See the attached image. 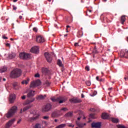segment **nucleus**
I'll use <instances>...</instances> for the list:
<instances>
[{
  "instance_id": "nucleus-22",
  "label": "nucleus",
  "mask_w": 128,
  "mask_h": 128,
  "mask_svg": "<svg viewBox=\"0 0 128 128\" xmlns=\"http://www.w3.org/2000/svg\"><path fill=\"white\" fill-rule=\"evenodd\" d=\"M57 64L59 66H60V68H64L62 62V60H57Z\"/></svg>"
},
{
  "instance_id": "nucleus-10",
  "label": "nucleus",
  "mask_w": 128,
  "mask_h": 128,
  "mask_svg": "<svg viewBox=\"0 0 128 128\" xmlns=\"http://www.w3.org/2000/svg\"><path fill=\"white\" fill-rule=\"evenodd\" d=\"M36 42L39 44L44 42V38L42 36H37L36 38Z\"/></svg>"
},
{
  "instance_id": "nucleus-3",
  "label": "nucleus",
  "mask_w": 128,
  "mask_h": 128,
  "mask_svg": "<svg viewBox=\"0 0 128 128\" xmlns=\"http://www.w3.org/2000/svg\"><path fill=\"white\" fill-rule=\"evenodd\" d=\"M52 108V104L48 103L46 104L42 108V112H50Z\"/></svg>"
},
{
  "instance_id": "nucleus-56",
  "label": "nucleus",
  "mask_w": 128,
  "mask_h": 128,
  "mask_svg": "<svg viewBox=\"0 0 128 128\" xmlns=\"http://www.w3.org/2000/svg\"><path fill=\"white\" fill-rule=\"evenodd\" d=\"M6 46H10V44H8V43H7V44H6Z\"/></svg>"
},
{
  "instance_id": "nucleus-58",
  "label": "nucleus",
  "mask_w": 128,
  "mask_h": 128,
  "mask_svg": "<svg viewBox=\"0 0 128 128\" xmlns=\"http://www.w3.org/2000/svg\"><path fill=\"white\" fill-rule=\"evenodd\" d=\"M112 90V88H108V90Z\"/></svg>"
},
{
  "instance_id": "nucleus-11",
  "label": "nucleus",
  "mask_w": 128,
  "mask_h": 128,
  "mask_svg": "<svg viewBox=\"0 0 128 128\" xmlns=\"http://www.w3.org/2000/svg\"><path fill=\"white\" fill-rule=\"evenodd\" d=\"M35 92L36 91L30 90L27 94V98H34V96Z\"/></svg>"
},
{
  "instance_id": "nucleus-57",
  "label": "nucleus",
  "mask_w": 128,
  "mask_h": 128,
  "mask_svg": "<svg viewBox=\"0 0 128 128\" xmlns=\"http://www.w3.org/2000/svg\"><path fill=\"white\" fill-rule=\"evenodd\" d=\"M124 79L125 80H128V77H125L124 78Z\"/></svg>"
},
{
  "instance_id": "nucleus-35",
  "label": "nucleus",
  "mask_w": 128,
  "mask_h": 128,
  "mask_svg": "<svg viewBox=\"0 0 128 128\" xmlns=\"http://www.w3.org/2000/svg\"><path fill=\"white\" fill-rule=\"evenodd\" d=\"M96 94H98V92L96 90H94L92 94H91L90 96H96Z\"/></svg>"
},
{
  "instance_id": "nucleus-39",
  "label": "nucleus",
  "mask_w": 128,
  "mask_h": 128,
  "mask_svg": "<svg viewBox=\"0 0 128 128\" xmlns=\"http://www.w3.org/2000/svg\"><path fill=\"white\" fill-rule=\"evenodd\" d=\"M90 117L91 118H93L94 120V114H90Z\"/></svg>"
},
{
  "instance_id": "nucleus-1",
  "label": "nucleus",
  "mask_w": 128,
  "mask_h": 128,
  "mask_svg": "<svg viewBox=\"0 0 128 128\" xmlns=\"http://www.w3.org/2000/svg\"><path fill=\"white\" fill-rule=\"evenodd\" d=\"M22 76V70L20 69L16 68L14 70L10 73V76L12 78H16Z\"/></svg>"
},
{
  "instance_id": "nucleus-53",
  "label": "nucleus",
  "mask_w": 128,
  "mask_h": 128,
  "mask_svg": "<svg viewBox=\"0 0 128 128\" xmlns=\"http://www.w3.org/2000/svg\"><path fill=\"white\" fill-rule=\"evenodd\" d=\"M96 80H98V82H100V78L98 77V76H97L96 77Z\"/></svg>"
},
{
  "instance_id": "nucleus-33",
  "label": "nucleus",
  "mask_w": 128,
  "mask_h": 128,
  "mask_svg": "<svg viewBox=\"0 0 128 128\" xmlns=\"http://www.w3.org/2000/svg\"><path fill=\"white\" fill-rule=\"evenodd\" d=\"M44 84L46 85L47 86H50V81H48V80H46Z\"/></svg>"
},
{
  "instance_id": "nucleus-19",
  "label": "nucleus",
  "mask_w": 128,
  "mask_h": 128,
  "mask_svg": "<svg viewBox=\"0 0 128 128\" xmlns=\"http://www.w3.org/2000/svg\"><path fill=\"white\" fill-rule=\"evenodd\" d=\"M38 116H36V117H31L28 118V122H32L34 120H38Z\"/></svg>"
},
{
  "instance_id": "nucleus-7",
  "label": "nucleus",
  "mask_w": 128,
  "mask_h": 128,
  "mask_svg": "<svg viewBox=\"0 0 128 128\" xmlns=\"http://www.w3.org/2000/svg\"><path fill=\"white\" fill-rule=\"evenodd\" d=\"M91 126L92 128H102V123L100 122H92L91 124Z\"/></svg>"
},
{
  "instance_id": "nucleus-16",
  "label": "nucleus",
  "mask_w": 128,
  "mask_h": 128,
  "mask_svg": "<svg viewBox=\"0 0 128 128\" xmlns=\"http://www.w3.org/2000/svg\"><path fill=\"white\" fill-rule=\"evenodd\" d=\"M76 124L80 128H84V126H86V123H80L78 121H76Z\"/></svg>"
},
{
  "instance_id": "nucleus-21",
  "label": "nucleus",
  "mask_w": 128,
  "mask_h": 128,
  "mask_svg": "<svg viewBox=\"0 0 128 128\" xmlns=\"http://www.w3.org/2000/svg\"><path fill=\"white\" fill-rule=\"evenodd\" d=\"M12 86L14 90H18V82H14Z\"/></svg>"
},
{
  "instance_id": "nucleus-23",
  "label": "nucleus",
  "mask_w": 128,
  "mask_h": 128,
  "mask_svg": "<svg viewBox=\"0 0 128 128\" xmlns=\"http://www.w3.org/2000/svg\"><path fill=\"white\" fill-rule=\"evenodd\" d=\"M8 68L6 66L2 67L0 68V72H1V74H2V72H6Z\"/></svg>"
},
{
  "instance_id": "nucleus-43",
  "label": "nucleus",
  "mask_w": 128,
  "mask_h": 128,
  "mask_svg": "<svg viewBox=\"0 0 128 128\" xmlns=\"http://www.w3.org/2000/svg\"><path fill=\"white\" fill-rule=\"evenodd\" d=\"M33 31L35 32H38V28L34 27L33 28Z\"/></svg>"
},
{
  "instance_id": "nucleus-12",
  "label": "nucleus",
  "mask_w": 128,
  "mask_h": 128,
  "mask_svg": "<svg viewBox=\"0 0 128 128\" xmlns=\"http://www.w3.org/2000/svg\"><path fill=\"white\" fill-rule=\"evenodd\" d=\"M15 100H16V94H10V99H9L10 104H14Z\"/></svg>"
},
{
  "instance_id": "nucleus-8",
  "label": "nucleus",
  "mask_w": 128,
  "mask_h": 128,
  "mask_svg": "<svg viewBox=\"0 0 128 128\" xmlns=\"http://www.w3.org/2000/svg\"><path fill=\"white\" fill-rule=\"evenodd\" d=\"M14 122H16V118H13L9 120L6 124L5 128H10L11 126L14 124Z\"/></svg>"
},
{
  "instance_id": "nucleus-47",
  "label": "nucleus",
  "mask_w": 128,
  "mask_h": 128,
  "mask_svg": "<svg viewBox=\"0 0 128 128\" xmlns=\"http://www.w3.org/2000/svg\"><path fill=\"white\" fill-rule=\"evenodd\" d=\"M85 4H90V0H86V2H85Z\"/></svg>"
},
{
  "instance_id": "nucleus-50",
  "label": "nucleus",
  "mask_w": 128,
  "mask_h": 128,
  "mask_svg": "<svg viewBox=\"0 0 128 128\" xmlns=\"http://www.w3.org/2000/svg\"><path fill=\"white\" fill-rule=\"evenodd\" d=\"M90 110L91 112H95L96 110L94 108H90Z\"/></svg>"
},
{
  "instance_id": "nucleus-9",
  "label": "nucleus",
  "mask_w": 128,
  "mask_h": 128,
  "mask_svg": "<svg viewBox=\"0 0 128 128\" xmlns=\"http://www.w3.org/2000/svg\"><path fill=\"white\" fill-rule=\"evenodd\" d=\"M70 102H72L73 104H80V102H82V100L78 98H73L70 100Z\"/></svg>"
},
{
  "instance_id": "nucleus-42",
  "label": "nucleus",
  "mask_w": 128,
  "mask_h": 128,
  "mask_svg": "<svg viewBox=\"0 0 128 128\" xmlns=\"http://www.w3.org/2000/svg\"><path fill=\"white\" fill-rule=\"evenodd\" d=\"M68 126H69V128H74V125L72 124H69L68 125Z\"/></svg>"
},
{
  "instance_id": "nucleus-52",
  "label": "nucleus",
  "mask_w": 128,
  "mask_h": 128,
  "mask_svg": "<svg viewBox=\"0 0 128 128\" xmlns=\"http://www.w3.org/2000/svg\"><path fill=\"white\" fill-rule=\"evenodd\" d=\"M13 10H16V7L15 6H13Z\"/></svg>"
},
{
  "instance_id": "nucleus-44",
  "label": "nucleus",
  "mask_w": 128,
  "mask_h": 128,
  "mask_svg": "<svg viewBox=\"0 0 128 128\" xmlns=\"http://www.w3.org/2000/svg\"><path fill=\"white\" fill-rule=\"evenodd\" d=\"M61 110H64V112H66L68 110V108H61Z\"/></svg>"
},
{
  "instance_id": "nucleus-34",
  "label": "nucleus",
  "mask_w": 128,
  "mask_h": 128,
  "mask_svg": "<svg viewBox=\"0 0 128 128\" xmlns=\"http://www.w3.org/2000/svg\"><path fill=\"white\" fill-rule=\"evenodd\" d=\"M66 116H72V112H68L66 114Z\"/></svg>"
},
{
  "instance_id": "nucleus-27",
  "label": "nucleus",
  "mask_w": 128,
  "mask_h": 128,
  "mask_svg": "<svg viewBox=\"0 0 128 128\" xmlns=\"http://www.w3.org/2000/svg\"><path fill=\"white\" fill-rule=\"evenodd\" d=\"M16 53H12L11 54H9L8 58L12 60V58H16Z\"/></svg>"
},
{
  "instance_id": "nucleus-40",
  "label": "nucleus",
  "mask_w": 128,
  "mask_h": 128,
  "mask_svg": "<svg viewBox=\"0 0 128 128\" xmlns=\"http://www.w3.org/2000/svg\"><path fill=\"white\" fill-rule=\"evenodd\" d=\"M85 70H87V72H90V66H86V68H85Z\"/></svg>"
},
{
  "instance_id": "nucleus-26",
  "label": "nucleus",
  "mask_w": 128,
  "mask_h": 128,
  "mask_svg": "<svg viewBox=\"0 0 128 128\" xmlns=\"http://www.w3.org/2000/svg\"><path fill=\"white\" fill-rule=\"evenodd\" d=\"M111 120L112 122H114V124H118V122L119 120L118 118H112Z\"/></svg>"
},
{
  "instance_id": "nucleus-49",
  "label": "nucleus",
  "mask_w": 128,
  "mask_h": 128,
  "mask_svg": "<svg viewBox=\"0 0 128 128\" xmlns=\"http://www.w3.org/2000/svg\"><path fill=\"white\" fill-rule=\"evenodd\" d=\"M74 46H79L78 43V42L74 43Z\"/></svg>"
},
{
  "instance_id": "nucleus-32",
  "label": "nucleus",
  "mask_w": 128,
  "mask_h": 128,
  "mask_svg": "<svg viewBox=\"0 0 128 128\" xmlns=\"http://www.w3.org/2000/svg\"><path fill=\"white\" fill-rule=\"evenodd\" d=\"M30 80H23L22 82V84H28V82H29Z\"/></svg>"
},
{
  "instance_id": "nucleus-48",
  "label": "nucleus",
  "mask_w": 128,
  "mask_h": 128,
  "mask_svg": "<svg viewBox=\"0 0 128 128\" xmlns=\"http://www.w3.org/2000/svg\"><path fill=\"white\" fill-rule=\"evenodd\" d=\"M2 38H3L4 40H8V38L4 36H2Z\"/></svg>"
},
{
  "instance_id": "nucleus-24",
  "label": "nucleus",
  "mask_w": 128,
  "mask_h": 128,
  "mask_svg": "<svg viewBox=\"0 0 128 128\" xmlns=\"http://www.w3.org/2000/svg\"><path fill=\"white\" fill-rule=\"evenodd\" d=\"M60 99H61L60 98H50L51 100H52V102H58L60 100Z\"/></svg>"
},
{
  "instance_id": "nucleus-31",
  "label": "nucleus",
  "mask_w": 128,
  "mask_h": 128,
  "mask_svg": "<svg viewBox=\"0 0 128 128\" xmlns=\"http://www.w3.org/2000/svg\"><path fill=\"white\" fill-rule=\"evenodd\" d=\"M36 82H32L30 84V88H36Z\"/></svg>"
},
{
  "instance_id": "nucleus-17",
  "label": "nucleus",
  "mask_w": 128,
  "mask_h": 128,
  "mask_svg": "<svg viewBox=\"0 0 128 128\" xmlns=\"http://www.w3.org/2000/svg\"><path fill=\"white\" fill-rule=\"evenodd\" d=\"M60 112V111H54L53 112L51 115L52 118H56V116H58L60 114H58V113Z\"/></svg>"
},
{
  "instance_id": "nucleus-46",
  "label": "nucleus",
  "mask_w": 128,
  "mask_h": 128,
  "mask_svg": "<svg viewBox=\"0 0 128 128\" xmlns=\"http://www.w3.org/2000/svg\"><path fill=\"white\" fill-rule=\"evenodd\" d=\"M92 52L93 54H98V50L96 49H94Z\"/></svg>"
},
{
  "instance_id": "nucleus-64",
  "label": "nucleus",
  "mask_w": 128,
  "mask_h": 128,
  "mask_svg": "<svg viewBox=\"0 0 128 128\" xmlns=\"http://www.w3.org/2000/svg\"><path fill=\"white\" fill-rule=\"evenodd\" d=\"M64 38H66V36H68V34H64Z\"/></svg>"
},
{
  "instance_id": "nucleus-63",
  "label": "nucleus",
  "mask_w": 128,
  "mask_h": 128,
  "mask_svg": "<svg viewBox=\"0 0 128 128\" xmlns=\"http://www.w3.org/2000/svg\"><path fill=\"white\" fill-rule=\"evenodd\" d=\"M14 40V38H10V40Z\"/></svg>"
},
{
  "instance_id": "nucleus-28",
  "label": "nucleus",
  "mask_w": 128,
  "mask_h": 128,
  "mask_svg": "<svg viewBox=\"0 0 128 128\" xmlns=\"http://www.w3.org/2000/svg\"><path fill=\"white\" fill-rule=\"evenodd\" d=\"M124 22H126V17H125V16H121V20H120L121 24H124Z\"/></svg>"
},
{
  "instance_id": "nucleus-15",
  "label": "nucleus",
  "mask_w": 128,
  "mask_h": 128,
  "mask_svg": "<svg viewBox=\"0 0 128 128\" xmlns=\"http://www.w3.org/2000/svg\"><path fill=\"white\" fill-rule=\"evenodd\" d=\"M36 100V98H32L30 100H27L24 102V104H30L32 102H34Z\"/></svg>"
},
{
  "instance_id": "nucleus-6",
  "label": "nucleus",
  "mask_w": 128,
  "mask_h": 128,
  "mask_svg": "<svg viewBox=\"0 0 128 128\" xmlns=\"http://www.w3.org/2000/svg\"><path fill=\"white\" fill-rule=\"evenodd\" d=\"M120 56L121 58H128V50L126 49L124 50H122L120 52Z\"/></svg>"
},
{
  "instance_id": "nucleus-60",
  "label": "nucleus",
  "mask_w": 128,
  "mask_h": 128,
  "mask_svg": "<svg viewBox=\"0 0 128 128\" xmlns=\"http://www.w3.org/2000/svg\"><path fill=\"white\" fill-rule=\"evenodd\" d=\"M19 18H20V20H22V16H19Z\"/></svg>"
},
{
  "instance_id": "nucleus-29",
  "label": "nucleus",
  "mask_w": 128,
  "mask_h": 128,
  "mask_svg": "<svg viewBox=\"0 0 128 128\" xmlns=\"http://www.w3.org/2000/svg\"><path fill=\"white\" fill-rule=\"evenodd\" d=\"M42 72L43 74H48V70L47 68H42Z\"/></svg>"
},
{
  "instance_id": "nucleus-55",
  "label": "nucleus",
  "mask_w": 128,
  "mask_h": 128,
  "mask_svg": "<svg viewBox=\"0 0 128 128\" xmlns=\"http://www.w3.org/2000/svg\"><path fill=\"white\" fill-rule=\"evenodd\" d=\"M81 97L82 98H84V94H81Z\"/></svg>"
},
{
  "instance_id": "nucleus-5",
  "label": "nucleus",
  "mask_w": 128,
  "mask_h": 128,
  "mask_svg": "<svg viewBox=\"0 0 128 128\" xmlns=\"http://www.w3.org/2000/svg\"><path fill=\"white\" fill-rule=\"evenodd\" d=\"M19 56L21 60H28L30 58V54L25 52L20 53Z\"/></svg>"
},
{
  "instance_id": "nucleus-41",
  "label": "nucleus",
  "mask_w": 128,
  "mask_h": 128,
  "mask_svg": "<svg viewBox=\"0 0 128 128\" xmlns=\"http://www.w3.org/2000/svg\"><path fill=\"white\" fill-rule=\"evenodd\" d=\"M35 78H40V74L37 73L34 75Z\"/></svg>"
},
{
  "instance_id": "nucleus-36",
  "label": "nucleus",
  "mask_w": 128,
  "mask_h": 128,
  "mask_svg": "<svg viewBox=\"0 0 128 128\" xmlns=\"http://www.w3.org/2000/svg\"><path fill=\"white\" fill-rule=\"evenodd\" d=\"M118 128H126L124 126H122V125H118Z\"/></svg>"
},
{
  "instance_id": "nucleus-20",
  "label": "nucleus",
  "mask_w": 128,
  "mask_h": 128,
  "mask_svg": "<svg viewBox=\"0 0 128 128\" xmlns=\"http://www.w3.org/2000/svg\"><path fill=\"white\" fill-rule=\"evenodd\" d=\"M32 106H33L32 104H31V105H28V106H25L23 108V112H26V110H30V108H32Z\"/></svg>"
},
{
  "instance_id": "nucleus-37",
  "label": "nucleus",
  "mask_w": 128,
  "mask_h": 128,
  "mask_svg": "<svg viewBox=\"0 0 128 128\" xmlns=\"http://www.w3.org/2000/svg\"><path fill=\"white\" fill-rule=\"evenodd\" d=\"M86 86H90V81H89V80L86 81Z\"/></svg>"
},
{
  "instance_id": "nucleus-38",
  "label": "nucleus",
  "mask_w": 128,
  "mask_h": 128,
  "mask_svg": "<svg viewBox=\"0 0 128 128\" xmlns=\"http://www.w3.org/2000/svg\"><path fill=\"white\" fill-rule=\"evenodd\" d=\"M58 102H59V104H62V103L64 102H66V100H64V99H62V100H59Z\"/></svg>"
},
{
  "instance_id": "nucleus-2",
  "label": "nucleus",
  "mask_w": 128,
  "mask_h": 128,
  "mask_svg": "<svg viewBox=\"0 0 128 128\" xmlns=\"http://www.w3.org/2000/svg\"><path fill=\"white\" fill-rule=\"evenodd\" d=\"M16 110H18V107L16 106H13L8 112V114H6V117L8 118H12L16 112Z\"/></svg>"
},
{
  "instance_id": "nucleus-45",
  "label": "nucleus",
  "mask_w": 128,
  "mask_h": 128,
  "mask_svg": "<svg viewBox=\"0 0 128 128\" xmlns=\"http://www.w3.org/2000/svg\"><path fill=\"white\" fill-rule=\"evenodd\" d=\"M49 118L50 117L48 116H44L43 117V118H44V120H48Z\"/></svg>"
},
{
  "instance_id": "nucleus-62",
  "label": "nucleus",
  "mask_w": 128,
  "mask_h": 128,
  "mask_svg": "<svg viewBox=\"0 0 128 128\" xmlns=\"http://www.w3.org/2000/svg\"><path fill=\"white\" fill-rule=\"evenodd\" d=\"M70 28V26H66V28Z\"/></svg>"
},
{
  "instance_id": "nucleus-18",
  "label": "nucleus",
  "mask_w": 128,
  "mask_h": 128,
  "mask_svg": "<svg viewBox=\"0 0 128 128\" xmlns=\"http://www.w3.org/2000/svg\"><path fill=\"white\" fill-rule=\"evenodd\" d=\"M110 118V116H108V113H103L102 114V120H108Z\"/></svg>"
},
{
  "instance_id": "nucleus-13",
  "label": "nucleus",
  "mask_w": 128,
  "mask_h": 128,
  "mask_svg": "<svg viewBox=\"0 0 128 128\" xmlns=\"http://www.w3.org/2000/svg\"><path fill=\"white\" fill-rule=\"evenodd\" d=\"M46 98V95L44 94V96L42 94L38 95L37 96H36V100H44Z\"/></svg>"
},
{
  "instance_id": "nucleus-61",
  "label": "nucleus",
  "mask_w": 128,
  "mask_h": 128,
  "mask_svg": "<svg viewBox=\"0 0 128 128\" xmlns=\"http://www.w3.org/2000/svg\"><path fill=\"white\" fill-rule=\"evenodd\" d=\"M54 122H58V120L57 119H55L54 120Z\"/></svg>"
},
{
  "instance_id": "nucleus-30",
  "label": "nucleus",
  "mask_w": 128,
  "mask_h": 128,
  "mask_svg": "<svg viewBox=\"0 0 128 128\" xmlns=\"http://www.w3.org/2000/svg\"><path fill=\"white\" fill-rule=\"evenodd\" d=\"M36 84V86H40L42 84V82H40V80H38L35 82Z\"/></svg>"
},
{
  "instance_id": "nucleus-14",
  "label": "nucleus",
  "mask_w": 128,
  "mask_h": 128,
  "mask_svg": "<svg viewBox=\"0 0 128 128\" xmlns=\"http://www.w3.org/2000/svg\"><path fill=\"white\" fill-rule=\"evenodd\" d=\"M30 52L32 54H38V46L32 47L30 50Z\"/></svg>"
},
{
  "instance_id": "nucleus-4",
  "label": "nucleus",
  "mask_w": 128,
  "mask_h": 128,
  "mask_svg": "<svg viewBox=\"0 0 128 128\" xmlns=\"http://www.w3.org/2000/svg\"><path fill=\"white\" fill-rule=\"evenodd\" d=\"M54 54V52H52L50 54L46 52L44 54V56L48 62H52V56Z\"/></svg>"
},
{
  "instance_id": "nucleus-25",
  "label": "nucleus",
  "mask_w": 128,
  "mask_h": 128,
  "mask_svg": "<svg viewBox=\"0 0 128 128\" xmlns=\"http://www.w3.org/2000/svg\"><path fill=\"white\" fill-rule=\"evenodd\" d=\"M79 114H80V116L78 118H77V120H80V118H82V116H84V112H79Z\"/></svg>"
},
{
  "instance_id": "nucleus-59",
  "label": "nucleus",
  "mask_w": 128,
  "mask_h": 128,
  "mask_svg": "<svg viewBox=\"0 0 128 128\" xmlns=\"http://www.w3.org/2000/svg\"><path fill=\"white\" fill-rule=\"evenodd\" d=\"M20 122H22V120H19L18 122H17V124H20Z\"/></svg>"
},
{
  "instance_id": "nucleus-51",
  "label": "nucleus",
  "mask_w": 128,
  "mask_h": 128,
  "mask_svg": "<svg viewBox=\"0 0 128 128\" xmlns=\"http://www.w3.org/2000/svg\"><path fill=\"white\" fill-rule=\"evenodd\" d=\"M26 96H22V100H26Z\"/></svg>"
},
{
  "instance_id": "nucleus-54",
  "label": "nucleus",
  "mask_w": 128,
  "mask_h": 128,
  "mask_svg": "<svg viewBox=\"0 0 128 128\" xmlns=\"http://www.w3.org/2000/svg\"><path fill=\"white\" fill-rule=\"evenodd\" d=\"M99 82H104V79L101 78V79H100L99 80Z\"/></svg>"
}]
</instances>
